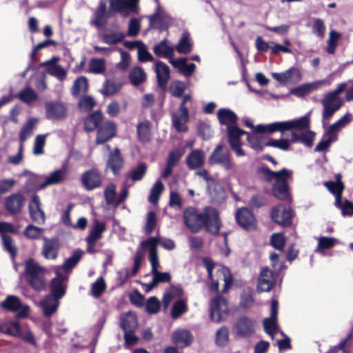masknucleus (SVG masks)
I'll return each instance as SVG.
<instances>
[{
    "label": "nucleus",
    "instance_id": "obj_1",
    "mask_svg": "<svg viewBox=\"0 0 353 353\" xmlns=\"http://www.w3.org/2000/svg\"><path fill=\"white\" fill-rule=\"evenodd\" d=\"M185 225L192 232H199L203 227L212 234H216L219 232L221 222L216 209L212 207H206L203 212L193 208H186L183 214Z\"/></svg>",
    "mask_w": 353,
    "mask_h": 353
},
{
    "label": "nucleus",
    "instance_id": "obj_2",
    "mask_svg": "<svg viewBox=\"0 0 353 353\" xmlns=\"http://www.w3.org/2000/svg\"><path fill=\"white\" fill-rule=\"evenodd\" d=\"M45 274L46 270L32 259L26 262L24 276L35 291L41 292L46 288Z\"/></svg>",
    "mask_w": 353,
    "mask_h": 353
},
{
    "label": "nucleus",
    "instance_id": "obj_3",
    "mask_svg": "<svg viewBox=\"0 0 353 353\" xmlns=\"http://www.w3.org/2000/svg\"><path fill=\"white\" fill-rule=\"evenodd\" d=\"M350 122V115L347 113L337 121L327 127L325 125L324 133L321 141L316 145L314 150L316 152H323L326 150L331 143L338 139L339 131Z\"/></svg>",
    "mask_w": 353,
    "mask_h": 353
},
{
    "label": "nucleus",
    "instance_id": "obj_4",
    "mask_svg": "<svg viewBox=\"0 0 353 353\" xmlns=\"http://www.w3.org/2000/svg\"><path fill=\"white\" fill-rule=\"evenodd\" d=\"M210 165H219L225 170H233L234 165L229 150L222 144L216 145L208 158Z\"/></svg>",
    "mask_w": 353,
    "mask_h": 353
},
{
    "label": "nucleus",
    "instance_id": "obj_5",
    "mask_svg": "<svg viewBox=\"0 0 353 353\" xmlns=\"http://www.w3.org/2000/svg\"><path fill=\"white\" fill-rule=\"evenodd\" d=\"M321 103L323 106L322 124L325 128L334 113L341 108L343 100L327 92L321 100Z\"/></svg>",
    "mask_w": 353,
    "mask_h": 353
},
{
    "label": "nucleus",
    "instance_id": "obj_6",
    "mask_svg": "<svg viewBox=\"0 0 353 353\" xmlns=\"http://www.w3.org/2000/svg\"><path fill=\"white\" fill-rule=\"evenodd\" d=\"M152 50L157 57L167 58L172 65H178L185 61L184 59H174V47L167 39H164L155 44Z\"/></svg>",
    "mask_w": 353,
    "mask_h": 353
},
{
    "label": "nucleus",
    "instance_id": "obj_7",
    "mask_svg": "<svg viewBox=\"0 0 353 353\" xmlns=\"http://www.w3.org/2000/svg\"><path fill=\"white\" fill-rule=\"evenodd\" d=\"M227 133L228 143L231 149L234 152L237 157H244L245 155V152L241 148L243 143L241 141V137L243 134H248V132L240 129L237 125H236L228 128Z\"/></svg>",
    "mask_w": 353,
    "mask_h": 353
},
{
    "label": "nucleus",
    "instance_id": "obj_8",
    "mask_svg": "<svg viewBox=\"0 0 353 353\" xmlns=\"http://www.w3.org/2000/svg\"><path fill=\"white\" fill-rule=\"evenodd\" d=\"M228 312V306L226 301L221 296H217L210 302V314L212 321L219 323L222 321Z\"/></svg>",
    "mask_w": 353,
    "mask_h": 353
},
{
    "label": "nucleus",
    "instance_id": "obj_9",
    "mask_svg": "<svg viewBox=\"0 0 353 353\" xmlns=\"http://www.w3.org/2000/svg\"><path fill=\"white\" fill-rule=\"evenodd\" d=\"M139 0H110V10L120 12L123 17L137 14L139 10Z\"/></svg>",
    "mask_w": 353,
    "mask_h": 353
},
{
    "label": "nucleus",
    "instance_id": "obj_10",
    "mask_svg": "<svg viewBox=\"0 0 353 353\" xmlns=\"http://www.w3.org/2000/svg\"><path fill=\"white\" fill-rule=\"evenodd\" d=\"M156 3V9L153 14L148 17L150 23L152 26H156L160 30L167 29L171 22L170 17L161 7L159 0H154Z\"/></svg>",
    "mask_w": 353,
    "mask_h": 353
},
{
    "label": "nucleus",
    "instance_id": "obj_11",
    "mask_svg": "<svg viewBox=\"0 0 353 353\" xmlns=\"http://www.w3.org/2000/svg\"><path fill=\"white\" fill-rule=\"evenodd\" d=\"M271 218L274 222L283 227L292 223V212L290 206L279 205L272 208Z\"/></svg>",
    "mask_w": 353,
    "mask_h": 353
},
{
    "label": "nucleus",
    "instance_id": "obj_12",
    "mask_svg": "<svg viewBox=\"0 0 353 353\" xmlns=\"http://www.w3.org/2000/svg\"><path fill=\"white\" fill-rule=\"evenodd\" d=\"M3 308L17 313L19 317H26L29 313V307L21 303L20 300L14 296H9L1 303Z\"/></svg>",
    "mask_w": 353,
    "mask_h": 353
},
{
    "label": "nucleus",
    "instance_id": "obj_13",
    "mask_svg": "<svg viewBox=\"0 0 353 353\" xmlns=\"http://www.w3.org/2000/svg\"><path fill=\"white\" fill-rule=\"evenodd\" d=\"M279 303L273 299L271 301L270 316L263 320V327L265 332L273 339L274 334L279 331L277 323Z\"/></svg>",
    "mask_w": 353,
    "mask_h": 353
},
{
    "label": "nucleus",
    "instance_id": "obj_14",
    "mask_svg": "<svg viewBox=\"0 0 353 353\" xmlns=\"http://www.w3.org/2000/svg\"><path fill=\"white\" fill-rule=\"evenodd\" d=\"M142 247L149 250V261L151 264V274L159 271L161 265L159 261V256L157 249V238L151 237L141 243Z\"/></svg>",
    "mask_w": 353,
    "mask_h": 353
},
{
    "label": "nucleus",
    "instance_id": "obj_15",
    "mask_svg": "<svg viewBox=\"0 0 353 353\" xmlns=\"http://www.w3.org/2000/svg\"><path fill=\"white\" fill-rule=\"evenodd\" d=\"M275 284L272 271L268 268H263L257 282V290L259 292H270Z\"/></svg>",
    "mask_w": 353,
    "mask_h": 353
},
{
    "label": "nucleus",
    "instance_id": "obj_16",
    "mask_svg": "<svg viewBox=\"0 0 353 353\" xmlns=\"http://www.w3.org/2000/svg\"><path fill=\"white\" fill-rule=\"evenodd\" d=\"M272 77L283 84L296 83L301 80L302 74L301 71L296 68H290L283 72H272Z\"/></svg>",
    "mask_w": 353,
    "mask_h": 353
},
{
    "label": "nucleus",
    "instance_id": "obj_17",
    "mask_svg": "<svg viewBox=\"0 0 353 353\" xmlns=\"http://www.w3.org/2000/svg\"><path fill=\"white\" fill-rule=\"evenodd\" d=\"M117 127L113 121H107L97 130L96 144H103L116 135Z\"/></svg>",
    "mask_w": 353,
    "mask_h": 353
},
{
    "label": "nucleus",
    "instance_id": "obj_18",
    "mask_svg": "<svg viewBox=\"0 0 353 353\" xmlns=\"http://www.w3.org/2000/svg\"><path fill=\"white\" fill-rule=\"evenodd\" d=\"M60 268H56L55 272L57 277L51 281L50 295L59 299L62 298L65 293V286L67 278L59 272Z\"/></svg>",
    "mask_w": 353,
    "mask_h": 353
},
{
    "label": "nucleus",
    "instance_id": "obj_19",
    "mask_svg": "<svg viewBox=\"0 0 353 353\" xmlns=\"http://www.w3.org/2000/svg\"><path fill=\"white\" fill-rule=\"evenodd\" d=\"M236 220L238 224L246 230H252L256 228V221L250 211L245 208L237 210Z\"/></svg>",
    "mask_w": 353,
    "mask_h": 353
},
{
    "label": "nucleus",
    "instance_id": "obj_20",
    "mask_svg": "<svg viewBox=\"0 0 353 353\" xmlns=\"http://www.w3.org/2000/svg\"><path fill=\"white\" fill-rule=\"evenodd\" d=\"M154 71L159 87L165 90L170 78L169 66L163 61L158 60L154 63Z\"/></svg>",
    "mask_w": 353,
    "mask_h": 353
},
{
    "label": "nucleus",
    "instance_id": "obj_21",
    "mask_svg": "<svg viewBox=\"0 0 353 353\" xmlns=\"http://www.w3.org/2000/svg\"><path fill=\"white\" fill-rule=\"evenodd\" d=\"M83 186L88 190L97 188L101 185V178L97 169H91L85 172L81 176Z\"/></svg>",
    "mask_w": 353,
    "mask_h": 353
},
{
    "label": "nucleus",
    "instance_id": "obj_22",
    "mask_svg": "<svg viewBox=\"0 0 353 353\" xmlns=\"http://www.w3.org/2000/svg\"><path fill=\"white\" fill-rule=\"evenodd\" d=\"M46 117L50 120H61L66 116V108L61 103L48 102L45 105Z\"/></svg>",
    "mask_w": 353,
    "mask_h": 353
},
{
    "label": "nucleus",
    "instance_id": "obj_23",
    "mask_svg": "<svg viewBox=\"0 0 353 353\" xmlns=\"http://www.w3.org/2000/svg\"><path fill=\"white\" fill-rule=\"evenodd\" d=\"M189 120V111L179 109L172 113V124L178 132H186L188 130L187 122Z\"/></svg>",
    "mask_w": 353,
    "mask_h": 353
},
{
    "label": "nucleus",
    "instance_id": "obj_24",
    "mask_svg": "<svg viewBox=\"0 0 353 353\" xmlns=\"http://www.w3.org/2000/svg\"><path fill=\"white\" fill-rule=\"evenodd\" d=\"M330 81L325 79L305 83L290 90V93L298 97H303L311 92L318 90L323 85H330Z\"/></svg>",
    "mask_w": 353,
    "mask_h": 353
},
{
    "label": "nucleus",
    "instance_id": "obj_25",
    "mask_svg": "<svg viewBox=\"0 0 353 353\" xmlns=\"http://www.w3.org/2000/svg\"><path fill=\"white\" fill-rule=\"evenodd\" d=\"M29 211L30 216L34 222L39 224H43L45 222V214L41 209V202L38 195H33L29 203Z\"/></svg>",
    "mask_w": 353,
    "mask_h": 353
},
{
    "label": "nucleus",
    "instance_id": "obj_26",
    "mask_svg": "<svg viewBox=\"0 0 353 353\" xmlns=\"http://www.w3.org/2000/svg\"><path fill=\"white\" fill-rule=\"evenodd\" d=\"M110 14L106 9V1L101 0L97 9L94 14V18L91 20L90 23L97 28L103 27L106 23Z\"/></svg>",
    "mask_w": 353,
    "mask_h": 353
},
{
    "label": "nucleus",
    "instance_id": "obj_27",
    "mask_svg": "<svg viewBox=\"0 0 353 353\" xmlns=\"http://www.w3.org/2000/svg\"><path fill=\"white\" fill-rule=\"evenodd\" d=\"M26 199L21 193L12 194L6 199V208L12 214H18L24 205Z\"/></svg>",
    "mask_w": 353,
    "mask_h": 353
},
{
    "label": "nucleus",
    "instance_id": "obj_28",
    "mask_svg": "<svg viewBox=\"0 0 353 353\" xmlns=\"http://www.w3.org/2000/svg\"><path fill=\"white\" fill-rule=\"evenodd\" d=\"M172 341L179 347L190 345L193 340L191 332L185 329H178L172 334Z\"/></svg>",
    "mask_w": 353,
    "mask_h": 353
},
{
    "label": "nucleus",
    "instance_id": "obj_29",
    "mask_svg": "<svg viewBox=\"0 0 353 353\" xmlns=\"http://www.w3.org/2000/svg\"><path fill=\"white\" fill-rule=\"evenodd\" d=\"M292 176L281 175L276 180L273 187L274 195L279 199L283 200L288 197V183Z\"/></svg>",
    "mask_w": 353,
    "mask_h": 353
},
{
    "label": "nucleus",
    "instance_id": "obj_30",
    "mask_svg": "<svg viewBox=\"0 0 353 353\" xmlns=\"http://www.w3.org/2000/svg\"><path fill=\"white\" fill-rule=\"evenodd\" d=\"M123 165V159L118 148L110 153L107 160L106 169L112 170L114 175L118 174Z\"/></svg>",
    "mask_w": 353,
    "mask_h": 353
},
{
    "label": "nucleus",
    "instance_id": "obj_31",
    "mask_svg": "<svg viewBox=\"0 0 353 353\" xmlns=\"http://www.w3.org/2000/svg\"><path fill=\"white\" fill-rule=\"evenodd\" d=\"M205 153L202 150H192L186 157V164L189 169L195 170L202 167L205 163Z\"/></svg>",
    "mask_w": 353,
    "mask_h": 353
},
{
    "label": "nucleus",
    "instance_id": "obj_32",
    "mask_svg": "<svg viewBox=\"0 0 353 353\" xmlns=\"http://www.w3.org/2000/svg\"><path fill=\"white\" fill-rule=\"evenodd\" d=\"M217 119L221 125L228 128L236 125L237 116L234 112L230 109L221 108L217 112Z\"/></svg>",
    "mask_w": 353,
    "mask_h": 353
},
{
    "label": "nucleus",
    "instance_id": "obj_33",
    "mask_svg": "<svg viewBox=\"0 0 353 353\" xmlns=\"http://www.w3.org/2000/svg\"><path fill=\"white\" fill-rule=\"evenodd\" d=\"M257 173L259 176L267 181H271L274 179L276 180L281 175L292 176V171L285 168L280 171L274 172L270 170L267 166L261 167Z\"/></svg>",
    "mask_w": 353,
    "mask_h": 353
},
{
    "label": "nucleus",
    "instance_id": "obj_34",
    "mask_svg": "<svg viewBox=\"0 0 353 353\" xmlns=\"http://www.w3.org/2000/svg\"><path fill=\"white\" fill-rule=\"evenodd\" d=\"M44 243L42 253L46 259H55L58 255L59 248V241L55 239H48L44 238Z\"/></svg>",
    "mask_w": 353,
    "mask_h": 353
},
{
    "label": "nucleus",
    "instance_id": "obj_35",
    "mask_svg": "<svg viewBox=\"0 0 353 353\" xmlns=\"http://www.w3.org/2000/svg\"><path fill=\"white\" fill-rule=\"evenodd\" d=\"M312 111L308 112L305 116L298 119L287 121V130H294V131L302 132V130H307L310 127V117Z\"/></svg>",
    "mask_w": 353,
    "mask_h": 353
},
{
    "label": "nucleus",
    "instance_id": "obj_36",
    "mask_svg": "<svg viewBox=\"0 0 353 353\" xmlns=\"http://www.w3.org/2000/svg\"><path fill=\"white\" fill-rule=\"evenodd\" d=\"M291 137L292 141L301 142L305 145L311 148L314 143L315 133L309 130L302 132L293 131Z\"/></svg>",
    "mask_w": 353,
    "mask_h": 353
},
{
    "label": "nucleus",
    "instance_id": "obj_37",
    "mask_svg": "<svg viewBox=\"0 0 353 353\" xmlns=\"http://www.w3.org/2000/svg\"><path fill=\"white\" fill-rule=\"evenodd\" d=\"M324 185L335 196V205H339L342 196L344 186L341 180V175L336 176V181H326Z\"/></svg>",
    "mask_w": 353,
    "mask_h": 353
},
{
    "label": "nucleus",
    "instance_id": "obj_38",
    "mask_svg": "<svg viewBox=\"0 0 353 353\" xmlns=\"http://www.w3.org/2000/svg\"><path fill=\"white\" fill-rule=\"evenodd\" d=\"M255 321L248 318H241L236 324V330L237 333L241 336H248L254 331Z\"/></svg>",
    "mask_w": 353,
    "mask_h": 353
},
{
    "label": "nucleus",
    "instance_id": "obj_39",
    "mask_svg": "<svg viewBox=\"0 0 353 353\" xmlns=\"http://www.w3.org/2000/svg\"><path fill=\"white\" fill-rule=\"evenodd\" d=\"M59 299L51 295L47 296L40 303L45 316L50 317L57 310Z\"/></svg>",
    "mask_w": 353,
    "mask_h": 353
},
{
    "label": "nucleus",
    "instance_id": "obj_40",
    "mask_svg": "<svg viewBox=\"0 0 353 353\" xmlns=\"http://www.w3.org/2000/svg\"><path fill=\"white\" fill-rule=\"evenodd\" d=\"M121 327L125 331H134L138 325L137 318L134 312H128L121 318Z\"/></svg>",
    "mask_w": 353,
    "mask_h": 353
},
{
    "label": "nucleus",
    "instance_id": "obj_41",
    "mask_svg": "<svg viewBox=\"0 0 353 353\" xmlns=\"http://www.w3.org/2000/svg\"><path fill=\"white\" fill-rule=\"evenodd\" d=\"M103 120V114L100 111H96L89 114L84 120V129L92 132L99 127Z\"/></svg>",
    "mask_w": 353,
    "mask_h": 353
},
{
    "label": "nucleus",
    "instance_id": "obj_42",
    "mask_svg": "<svg viewBox=\"0 0 353 353\" xmlns=\"http://www.w3.org/2000/svg\"><path fill=\"white\" fill-rule=\"evenodd\" d=\"M139 140L143 143L149 142L151 140V123L148 121L139 122L137 125Z\"/></svg>",
    "mask_w": 353,
    "mask_h": 353
},
{
    "label": "nucleus",
    "instance_id": "obj_43",
    "mask_svg": "<svg viewBox=\"0 0 353 353\" xmlns=\"http://www.w3.org/2000/svg\"><path fill=\"white\" fill-rule=\"evenodd\" d=\"M66 174V168H62L59 170H57L52 173L46 178V180L44 183L40 185L39 189H43L48 185L57 184L61 182Z\"/></svg>",
    "mask_w": 353,
    "mask_h": 353
},
{
    "label": "nucleus",
    "instance_id": "obj_44",
    "mask_svg": "<svg viewBox=\"0 0 353 353\" xmlns=\"http://www.w3.org/2000/svg\"><path fill=\"white\" fill-rule=\"evenodd\" d=\"M146 79L147 74L141 67H133L129 72V79L134 86L142 84L146 81Z\"/></svg>",
    "mask_w": 353,
    "mask_h": 353
},
{
    "label": "nucleus",
    "instance_id": "obj_45",
    "mask_svg": "<svg viewBox=\"0 0 353 353\" xmlns=\"http://www.w3.org/2000/svg\"><path fill=\"white\" fill-rule=\"evenodd\" d=\"M37 122L38 120L35 118H29L27 120L19 132V140L21 143H23L26 139L32 135Z\"/></svg>",
    "mask_w": 353,
    "mask_h": 353
},
{
    "label": "nucleus",
    "instance_id": "obj_46",
    "mask_svg": "<svg viewBox=\"0 0 353 353\" xmlns=\"http://www.w3.org/2000/svg\"><path fill=\"white\" fill-rule=\"evenodd\" d=\"M192 46L189 32H183L175 48L179 53L188 54L192 51Z\"/></svg>",
    "mask_w": 353,
    "mask_h": 353
},
{
    "label": "nucleus",
    "instance_id": "obj_47",
    "mask_svg": "<svg viewBox=\"0 0 353 353\" xmlns=\"http://www.w3.org/2000/svg\"><path fill=\"white\" fill-rule=\"evenodd\" d=\"M105 224L100 221L95 220L93 223V227L90 230V234L86 237L88 239L90 243L97 242L102 236L103 232L105 230Z\"/></svg>",
    "mask_w": 353,
    "mask_h": 353
},
{
    "label": "nucleus",
    "instance_id": "obj_48",
    "mask_svg": "<svg viewBox=\"0 0 353 353\" xmlns=\"http://www.w3.org/2000/svg\"><path fill=\"white\" fill-rule=\"evenodd\" d=\"M0 332L13 336H20L21 335L20 324L15 321L1 324Z\"/></svg>",
    "mask_w": 353,
    "mask_h": 353
},
{
    "label": "nucleus",
    "instance_id": "obj_49",
    "mask_svg": "<svg viewBox=\"0 0 353 353\" xmlns=\"http://www.w3.org/2000/svg\"><path fill=\"white\" fill-rule=\"evenodd\" d=\"M318 245L315 249V252L324 254L325 250L333 248L337 243L338 240L333 237L320 236L316 238Z\"/></svg>",
    "mask_w": 353,
    "mask_h": 353
},
{
    "label": "nucleus",
    "instance_id": "obj_50",
    "mask_svg": "<svg viewBox=\"0 0 353 353\" xmlns=\"http://www.w3.org/2000/svg\"><path fill=\"white\" fill-rule=\"evenodd\" d=\"M101 37L103 43L108 45H116L124 39L125 34L121 31H116L103 34Z\"/></svg>",
    "mask_w": 353,
    "mask_h": 353
},
{
    "label": "nucleus",
    "instance_id": "obj_51",
    "mask_svg": "<svg viewBox=\"0 0 353 353\" xmlns=\"http://www.w3.org/2000/svg\"><path fill=\"white\" fill-rule=\"evenodd\" d=\"M88 81L86 77H79L74 82L72 93L74 96L84 94L88 91Z\"/></svg>",
    "mask_w": 353,
    "mask_h": 353
},
{
    "label": "nucleus",
    "instance_id": "obj_52",
    "mask_svg": "<svg viewBox=\"0 0 353 353\" xmlns=\"http://www.w3.org/2000/svg\"><path fill=\"white\" fill-rule=\"evenodd\" d=\"M188 311L187 301L185 299H179L173 304L170 314L172 319H176Z\"/></svg>",
    "mask_w": 353,
    "mask_h": 353
},
{
    "label": "nucleus",
    "instance_id": "obj_53",
    "mask_svg": "<svg viewBox=\"0 0 353 353\" xmlns=\"http://www.w3.org/2000/svg\"><path fill=\"white\" fill-rule=\"evenodd\" d=\"M18 98L26 103H30L38 99L36 92L29 86L26 87L17 94Z\"/></svg>",
    "mask_w": 353,
    "mask_h": 353
},
{
    "label": "nucleus",
    "instance_id": "obj_54",
    "mask_svg": "<svg viewBox=\"0 0 353 353\" xmlns=\"http://www.w3.org/2000/svg\"><path fill=\"white\" fill-rule=\"evenodd\" d=\"M163 190V183L160 180H157L150 189L148 196L149 201L152 204H157Z\"/></svg>",
    "mask_w": 353,
    "mask_h": 353
},
{
    "label": "nucleus",
    "instance_id": "obj_55",
    "mask_svg": "<svg viewBox=\"0 0 353 353\" xmlns=\"http://www.w3.org/2000/svg\"><path fill=\"white\" fill-rule=\"evenodd\" d=\"M81 256L82 252L79 250H75L72 255L65 260L62 266H58L57 268H60L59 271L61 269H63L65 271L70 270L79 263Z\"/></svg>",
    "mask_w": 353,
    "mask_h": 353
},
{
    "label": "nucleus",
    "instance_id": "obj_56",
    "mask_svg": "<svg viewBox=\"0 0 353 353\" xmlns=\"http://www.w3.org/2000/svg\"><path fill=\"white\" fill-rule=\"evenodd\" d=\"M106 64L103 59H92L89 62V72L102 74L105 71Z\"/></svg>",
    "mask_w": 353,
    "mask_h": 353
},
{
    "label": "nucleus",
    "instance_id": "obj_57",
    "mask_svg": "<svg viewBox=\"0 0 353 353\" xmlns=\"http://www.w3.org/2000/svg\"><path fill=\"white\" fill-rule=\"evenodd\" d=\"M254 299L253 298V290L250 288L244 289L241 295V307L243 308H250L254 305Z\"/></svg>",
    "mask_w": 353,
    "mask_h": 353
},
{
    "label": "nucleus",
    "instance_id": "obj_58",
    "mask_svg": "<svg viewBox=\"0 0 353 353\" xmlns=\"http://www.w3.org/2000/svg\"><path fill=\"white\" fill-rule=\"evenodd\" d=\"M121 87L120 83L115 82L114 80L108 79L104 82L101 92L105 96L112 95L117 92Z\"/></svg>",
    "mask_w": 353,
    "mask_h": 353
},
{
    "label": "nucleus",
    "instance_id": "obj_59",
    "mask_svg": "<svg viewBox=\"0 0 353 353\" xmlns=\"http://www.w3.org/2000/svg\"><path fill=\"white\" fill-rule=\"evenodd\" d=\"M247 140L250 144V146L257 152L262 151L265 145V143L263 142V139L261 137L253 134H251L248 132Z\"/></svg>",
    "mask_w": 353,
    "mask_h": 353
},
{
    "label": "nucleus",
    "instance_id": "obj_60",
    "mask_svg": "<svg viewBox=\"0 0 353 353\" xmlns=\"http://www.w3.org/2000/svg\"><path fill=\"white\" fill-rule=\"evenodd\" d=\"M47 72L61 81H64L67 77V70L60 65H50L47 68Z\"/></svg>",
    "mask_w": 353,
    "mask_h": 353
},
{
    "label": "nucleus",
    "instance_id": "obj_61",
    "mask_svg": "<svg viewBox=\"0 0 353 353\" xmlns=\"http://www.w3.org/2000/svg\"><path fill=\"white\" fill-rule=\"evenodd\" d=\"M1 239L4 250L8 252L11 257L14 259L17 255V250L12 239L10 236L6 234H2Z\"/></svg>",
    "mask_w": 353,
    "mask_h": 353
},
{
    "label": "nucleus",
    "instance_id": "obj_62",
    "mask_svg": "<svg viewBox=\"0 0 353 353\" xmlns=\"http://www.w3.org/2000/svg\"><path fill=\"white\" fill-rule=\"evenodd\" d=\"M146 170L147 166L145 163H139L128 174V176L133 181H140L145 175Z\"/></svg>",
    "mask_w": 353,
    "mask_h": 353
},
{
    "label": "nucleus",
    "instance_id": "obj_63",
    "mask_svg": "<svg viewBox=\"0 0 353 353\" xmlns=\"http://www.w3.org/2000/svg\"><path fill=\"white\" fill-rule=\"evenodd\" d=\"M229 341V330L227 327L223 326L216 332V343L219 346H225Z\"/></svg>",
    "mask_w": 353,
    "mask_h": 353
},
{
    "label": "nucleus",
    "instance_id": "obj_64",
    "mask_svg": "<svg viewBox=\"0 0 353 353\" xmlns=\"http://www.w3.org/2000/svg\"><path fill=\"white\" fill-rule=\"evenodd\" d=\"M104 196L108 205H117V197L116 196V186L114 184L110 183L106 187Z\"/></svg>",
    "mask_w": 353,
    "mask_h": 353
}]
</instances>
